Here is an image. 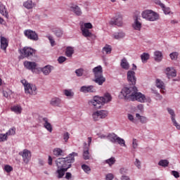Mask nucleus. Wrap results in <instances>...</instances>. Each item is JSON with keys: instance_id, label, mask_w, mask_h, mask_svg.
<instances>
[{"instance_id": "nucleus-1", "label": "nucleus", "mask_w": 180, "mask_h": 180, "mask_svg": "<svg viewBox=\"0 0 180 180\" xmlns=\"http://www.w3.org/2000/svg\"><path fill=\"white\" fill-rule=\"evenodd\" d=\"M120 97L124 99H129L130 101H137L141 103H151V98L146 96V95L139 92L137 87L124 86L120 91Z\"/></svg>"}, {"instance_id": "nucleus-2", "label": "nucleus", "mask_w": 180, "mask_h": 180, "mask_svg": "<svg viewBox=\"0 0 180 180\" xmlns=\"http://www.w3.org/2000/svg\"><path fill=\"white\" fill-rule=\"evenodd\" d=\"M77 156H78V153L73 152L67 158H58L56 161V167L61 169L67 168L68 165H71V163L75 161V158H74V157Z\"/></svg>"}, {"instance_id": "nucleus-3", "label": "nucleus", "mask_w": 180, "mask_h": 180, "mask_svg": "<svg viewBox=\"0 0 180 180\" xmlns=\"http://www.w3.org/2000/svg\"><path fill=\"white\" fill-rule=\"evenodd\" d=\"M141 16L149 22H155L160 19V15L152 10H145L141 13Z\"/></svg>"}, {"instance_id": "nucleus-4", "label": "nucleus", "mask_w": 180, "mask_h": 180, "mask_svg": "<svg viewBox=\"0 0 180 180\" xmlns=\"http://www.w3.org/2000/svg\"><path fill=\"white\" fill-rule=\"evenodd\" d=\"M21 84L24 85L25 93L26 95H36L37 94V88L36 87V85L27 82L25 79L21 80Z\"/></svg>"}, {"instance_id": "nucleus-5", "label": "nucleus", "mask_w": 180, "mask_h": 180, "mask_svg": "<svg viewBox=\"0 0 180 180\" xmlns=\"http://www.w3.org/2000/svg\"><path fill=\"white\" fill-rule=\"evenodd\" d=\"M93 26L91 22H85L84 25H81V31L82 34L84 36V37H90V39H96V36L91 31H89V29H92Z\"/></svg>"}, {"instance_id": "nucleus-6", "label": "nucleus", "mask_w": 180, "mask_h": 180, "mask_svg": "<svg viewBox=\"0 0 180 180\" xmlns=\"http://www.w3.org/2000/svg\"><path fill=\"white\" fill-rule=\"evenodd\" d=\"M25 68L27 70H29L30 71H32V72H34V70H37L40 72H43L44 74H46V67L44 68H37V63L36 62H30L25 60L23 63Z\"/></svg>"}, {"instance_id": "nucleus-7", "label": "nucleus", "mask_w": 180, "mask_h": 180, "mask_svg": "<svg viewBox=\"0 0 180 180\" xmlns=\"http://www.w3.org/2000/svg\"><path fill=\"white\" fill-rule=\"evenodd\" d=\"M20 51L21 54L20 58L21 60H23V58H32L34 56V53H36V51L30 47H24Z\"/></svg>"}, {"instance_id": "nucleus-8", "label": "nucleus", "mask_w": 180, "mask_h": 180, "mask_svg": "<svg viewBox=\"0 0 180 180\" xmlns=\"http://www.w3.org/2000/svg\"><path fill=\"white\" fill-rule=\"evenodd\" d=\"M108 113L109 112L106 110L96 111L92 114V117L94 122H97L98 120H101V119L107 117Z\"/></svg>"}, {"instance_id": "nucleus-9", "label": "nucleus", "mask_w": 180, "mask_h": 180, "mask_svg": "<svg viewBox=\"0 0 180 180\" xmlns=\"http://www.w3.org/2000/svg\"><path fill=\"white\" fill-rule=\"evenodd\" d=\"M19 155L22 157V161L25 164H29V162L32 160V152L27 149H24L20 152Z\"/></svg>"}, {"instance_id": "nucleus-10", "label": "nucleus", "mask_w": 180, "mask_h": 180, "mask_svg": "<svg viewBox=\"0 0 180 180\" xmlns=\"http://www.w3.org/2000/svg\"><path fill=\"white\" fill-rule=\"evenodd\" d=\"M24 34L30 40H32L33 41H37L39 40V35L37 33L32 30H26L24 31Z\"/></svg>"}, {"instance_id": "nucleus-11", "label": "nucleus", "mask_w": 180, "mask_h": 180, "mask_svg": "<svg viewBox=\"0 0 180 180\" xmlns=\"http://www.w3.org/2000/svg\"><path fill=\"white\" fill-rule=\"evenodd\" d=\"M110 25L122 27V26H123V16L122 15H116L110 20Z\"/></svg>"}, {"instance_id": "nucleus-12", "label": "nucleus", "mask_w": 180, "mask_h": 180, "mask_svg": "<svg viewBox=\"0 0 180 180\" xmlns=\"http://www.w3.org/2000/svg\"><path fill=\"white\" fill-rule=\"evenodd\" d=\"M90 105L93 106L95 109H101L102 106H103V104L102 101H101V98L99 96H94V99L89 101Z\"/></svg>"}, {"instance_id": "nucleus-13", "label": "nucleus", "mask_w": 180, "mask_h": 180, "mask_svg": "<svg viewBox=\"0 0 180 180\" xmlns=\"http://www.w3.org/2000/svg\"><path fill=\"white\" fill-rule=\"evenodd\" d=\"M127 75L129 84L130 85L134 86L137 81V77H136V72L133 70H129L127 73Z\"/></svg>"}, {"instance_id": "nucleus-14", "label": "nucleus", "mask_w": 180, "mask_h": 180, "mask_svg": "<svg viewBox=\"0 0 180 180\" xmlns=\"http://www.w3.org/2000/svg\"><path fill=\"white\" fill-rule=\"evenodd\" d=\"M80 92H83V94H94L96 92V89L93 85L82 86L80 88Z\"/></svg>"}, {"instance_id": "nucleus-15", "label": "nucleus", "mask_w": 180, "mask_h": 180, "mask_svg": "<svg viewBox=\"0 0 180 180\" xmlns=\"http://www.w3.org/2000/svg\"><path fill=\"white\" fill-rule=\"evenodd\" d=\"M69 168H71V165H69L67 168H58L56 174H57V177L58 178V179H60V178H63L64 176L65 172L68 171Z\"/></svg>"}, {"instance_id": "nucleus-16", "label": "nucleus", "mask_w": 180, "mask_h": 180, "mask_svg": "<svg viewBox=\"0 0 180 180\" xmlns=\"http://www.w3.org/2000/svg\"><path fill=\"white\" fill-rule=\"evenodd\" d=\"M0 41L1 50H4L6 53V49L9 46V41L5 37H1Z\"/></svg>"}, {"instance_id": "nucleus-17", "label": "nucleus", "mask_w": 180, "mask_h": 180, "mask_svg": "<svg viewBox=\"0 0 180 180\" xmlns=\"http://www.w3.org/2000/svg\"><path fill=\"white\" fill-rule=\"evenodd\" d=\"M61 103H63L61 98H57V97L51 98V100L50 101V104L52 106H56L58 108H61Z\"/></svg>"}, {"instance_id": "nucleus-18", "label": "nucleus", "mask_w": 180, "mask_h": 180, "mask_svg": "<svg viewBox=\"0 0 180 180\" xmlns=\"http://www.w3.org/2000/svg\"><path fill=\"white\" fill-rule=\"evenodd\" d=\"M165 74L168 78L169 77H176V70L174 68H167L165 69Z\"/></svg>"}, {"instance_id": "nucleus-19", "label": "nucleus", "mask_w": 180, "mask_h": 180, "mask_svg": "<svg viewBox=\"0 0 180 180\" xmlns=\"http://www.w3.org/2000/svg\"><path fill=\"white\" fill-rule=\"evenodd\" d=\"M51 30L54 33L56 37H63V30L58 27H50Z\"/></svg>"}, {"instance_id": "nucleus-20", "label": "nucleus", "mask_w": 180, "mask_h": 180, "mask_svg": "<svg viewBox=\"0 0 180 180\" xmlns=\"http://www.w3.org/2000/svg\"><path fill=\"white\" fill-rule=\"evenodd\" d=\"M141 26H142V24L139 20V18H136L134 20V23L132 24L133 29H134V30H138L139 32H140V30H141Z\"/></svg>"}, {"instance_id": "nucleus-21", "label": "nucleus", "mask_w": 180, "mask_h": 180, "mask_svg": "<svg viewBox=\"0 0 180 180\" xmlns=\"http://www.w3.org/2000/svg\"><path fill=\"white\" fill-rule=\"evenodd\" d=\"M0 13L5 16L6 19H8L9 15L8 14V11H6V7L0 1Z\"/></svg>"}, {"instance_id": "nucleus-22", "label": "nucleus", "mask_w": 180, "mask_h": 180, "mask_svg": "<svg viewBox=\"0 0 180 180\" xmlns=\"http://www.w3.org/2000/svg\"><path fill=\"white\" fill-rule=\"evenodd\" d=\"M100 100L103 105L104 103H108V102H110L112 101V96L109 94V93H106L104 96L100 97Z\"/></svg>"}, {"instance_id": "nucleus-23", "label": "nucleus", "mask_w": 180, "mask_h": 180, "mask_svg": "<svg viewBox=\"0 0 180 180\" xmlns=\"http://www.w3.org/2000/svg\"><path fill=\"white\" fill-rule=\"evenodd\" d=\"M105 81H106V79L103 77V75L95 76L94 82H96V84H98V85H103Z\"/></svg>"}, {"instance_id": "nucleus-24", "label": "nucleus", "mask_w": 180, "mask_h": 180, "mask_svg": "<svg viewBox=\"0 0 180 180\" xmlns=\"http://www.w3.org/2000/svg\"><path fill=\"white\" fill-rule=\"evenodd\" d=\"M93 72L94 74V77H98L99 75H103V70L102 69V66L98 65L93 69Z\"/></svg>"}, {"instance_id": "nucleus-25", "label": "nucleus", "mask_w": 180, "mask_h": 180, "mask_svg": "<svg viewBox=\"0 0 180 180\" xmlns=\"http://www.w3.org/2000/svg\"><path fill=\"white\" fill-rule=\"evenodd\" d=\"M120 65L123 70H127L130 69V64H129V62H127V59H126V58L121 60Z\"/></svg>"}, {"instance_id": "nucleus-26", "label": "nucleus", "mask_w": 180, "mask_h": 180, "mask_svg": "<svg viewBox=\"0 0 180 180\" xmlns=\"http://www.w3.org/2000/svg\"><path fill=\"white\" fill-rule=\"evenodd\" d=\"M23 6L25 7L26 9H33V8L36 6V4L31 0H28L23 3Z\"/></svg>"}, {"instance_id": "nucleus-27", "label": "nucleus", "mask_w": 180, "mask_h": 180, "mask_svg": "<svg viewBox=\"0 0 180 180\" xmlns=\"http://www.w3.org/2000/svg\"><path fill=\"white\" fill-rule=\"evenodd\" d=\"M70 9L74 13L77 15V16H81L82 15V11L81 8L78 6H73L70 7Z\"/></svg>"}, {"instance_id": "nucleus-28", "label": "nucleus", "mask_w": 180, "mask_h": 180, "mask_svg": "<svg viewBox=\"0 0 180 180\" xmlns=\"http://www.w3.org/2000/svg\"><path fill=\"white\" fill-rule=\"evenodd\" d=\"M155 56V61H157L158 63H160V61H162V53L160 51H156L154 52Z\"/></svg>"}, {"instance_id": "nucleus-29", "label": "nucleus", "mask_w": 180, "mask_h": 180, "mask_svg": "<svg viewBox=\"0 0 180 180\" xmlns=\"http://www.w3.org/2000/svg\"><path fill=\"white\" fill-rule=\"evenodd\" d=\"M126 36V34L123 32V31H120L118 32H115L113 34V38L116 40H120V39H124V37Z\"/></svg>"}, {"instance_id": "nucleus-30", "label": "nucleus", "mask_w": 180, "mask_h": 180, "mask_svg": "<svg viewBox=\"0 0 180 180\" xmlns=\"http://www.w3.org/2000/svg\"><path fill=\"white\" fill-rule=\"evenodd\" d=\"M117 137H118L117 135H116L115 134H109L107 136V139L110 140L111 143H116L117 140Z\"/></svg>"}, {"instance_id": "nucleus-31", "label": "nucleus", "mask_w": 180, "mask_h": 180, "mask_svg": "<svg viewBox=\"0 0 180 180\" xmlns=\"http://www.w3.org/2000/svg\"><path fill=\"white\" fill-rule=\"evenodd\" d=\"M83 158H84V160H89V158H90L89 148L84 147Z\"/></svg>"}, {"instance_id": "nucleus-32", "label": "nucleus", "mask_w": 180, "mask_h": 180, "mask_svg": "<svg viewBox=\"0 0 180 180\" xmlns=\"http://www.w3.org/2000/svg\"><path fill=\"white\" fill-rule=\"evenodd\" d=\"M156 86L159 89H165V84L161 79H156Z\"/></svg>"}, {"instance_id": "nucleus-33", "label": "nucleus", "mask_w": 180, "mask_h": 180, "mask_svg": "<svg viewBox=\"0 0 180 180\" xmlns=\"http://www.w3.org/2000/svg\"><path fill=\"white\" fill-rule=\"evenodd\" d=\"M103 54H110L112 53V46L108 44H106L102 50Z\"/></svg>"}, {"instance_id": "nucleus-34", "label": "nucleus", "mask_w": 180, "mask_h": 180, "mask_svg": "<svg viewBox=\"0 0 180 180\" xmlns=\"http://www.w3.org/2000/svg\"><path fill=\"white\" fill-rule=\"evenodd\" d=\"M136 119H138V120H140L141 123H142L143 124L147 123V122H148L147 117H146L144 116H141L139 113L136 114Z\"/></svg>"}, {"instance_id": "nucleus-35", "label": "nucleus", "mask_w": 180, "mask_h": 180, "mask_svg": "<svg viewBox=\"0 0 180 180\" xmlns=\"http://www.w3.org/2000/svg\"><path fill=\"white\" fill-rule=\"evenodd\" d=\"M51 47H54V46H57V43L56 42V39H54V37L53 35L46 36Z\"/></svg>"}, {"instance_id": "nucleus-36", "label": "nucleus", "mask_w": 180, "mask_h": 180, "mask_svg": "<svg viewBox=\"0 0 180 180\" xmlns=\"http://www.w3.org/2000/svg\"><path fill=\"white\" fill-rule=\"evenodd\" d=\"M63 94L68 98H73L74 97V92L71 89H65L63 90Z\"/></svg>"}, {"instance_id": "nucleus-37", "label": "nucleus", "mask_w": 180, "mask_h": 180, "mask_svg": "<svg viewBox=\"0 0 180 180\" xmlns=\"http://www.w3.org/2000/svg\"><path fill=\"white\" fill-rule=\"evenodd\" d=\"M72 54H74V49L70 46L67 47L66 51H65L66 57H72Z\"/></svg>"}, {"instance_id": "nucleus-38", "label": "nucleus", "mask_w": 180, "mask_h": 180, "mask_svg": "<svg viewBox=\"0 0 180 180\" xmlns=\"http://www.w3.org/2000/svg\"><path fill=\"white\" fill-rule=\"evenodd\" d=\"M141 58L142 60V63H146V61L150 59V54L143 53L141 55Z\"/></svg>"}, {"instance_id": "nucleus-39", "label": "nucleus", "mask_w": 180, "mask_h": 180, "mask_svg": "<svg viewBox=\"0 0 180 180\" xmlns=\"http://www.w3.org/2000/svg\"><path fill=\"white\" fill-rule=\"evenodd\" d=\"M11 110L12 112H15V113H22V108L20 106L15 105L11 108Z\"/></svg>"}, {"instance_id": "nucleus-40", "label": "nucleus", "mask_w": 180, "mask_h": 180, "mask_svg": "<svg viewBox=\"0 0 180 180\" xmlns=\"http://www.w3.org/2000/svg\"><path fill=\"white\" fill-rule=\"evenodd\" d=\"M63 154V150L59 148H56L53 150V155H56V157H60Z\"/></svg>"}, {"instance_id": "nucleus-41", "label": "nucleus", "mask_w": 180, "mask_h": 180, "mask_svg": "<svg viewBox=\"0 0 180 180\" xmlns=\"http://www.w3.org/2000/svg\"><path fill=\"white\" fill-rule=\"evenodd\" d=\"M169 165V162L167 160H161L158 162V165H160V167H168Z\"/></svg>"}, {"instance_id": "nucleus-42", "label": "nucleus", "mask_w": 180, "mask_h": 180, "mask_svg": "<svg viewBox=\"0 0 180 180\" xmlns=\"http://www.w3.org/2000/svg\"><path fill=\"white\" fill-rule=\"evenodd\" d=\"M105 164H108L110 167H112L115 162H116V159L114 157L110 158L105 161Z\"/></svg>"}, {"instance_id": "nucleus-43", "label": "nucleus", "mask_w": 180, "mask_h": 180, "mask_svg": "<svg viewBox=\"0 0 180 180\" xmlns=\"http://www.w3.org/2000/svg\"><path fill=\"white\" fill-rule=\"evenodd\" d=\"M116 143H118L121 147H126V141L119 136L117 138Z\"/></svg>"}, {"instance_id": "nucleus-44", "label": "nucleus", "mask_w": 180, "mask_h": 180, "mask_svg": "<svg viewBox=\"0 0 180 180\" xmlns=\"http://www.w3.org/2000/svg\"><path fill=\"white\" fill-rule=\"evenodd\" d=\"M6 134L8 136H15V134H16V128L15 127H13L11 129H10L6 133Z\"/></svg>"}, {"instance_id": "nucleus-45", "label": "nucleus", "mask_w": 180, "mask_h": 180, "mask_svg": "<svg viewBox=\"0 0 180 180\" xmlns=\"http://www.w3.org/2000/svg\"><path fill=\"white\" fill-rule=\"evenodd\" d=\"M178 56H179V53H178V52H172L169 54V57L171 60H178Z\"/></svg>"}, {"instance_id": "nucleus-46", "label": "nucleus", "mask_w": 180, "mask_h": 180, "mask_svg": "<svg viewBox=\"0 0 180 180\" xmlns=\"http://www.w3.org/2000/svg\"><path fill=\"white\" fill-rule=\"evenodd\" d=\"M4 169L7 172V174H9V172H12V171H13V167L9 165H6Z\"/></svg>"}, {"instance_id": "nucleus-47", "label": "nucleus", "mask_w": 180, "mask_h": 180, "mask_svg": "<svg viewBox=\"0 0 180 180\" xmlns=\"http://www.w3.org/2000/svg\"><path fill=\"white\" fill-rule=\"evenodd\" d=\"M127 117L129 122H131V123H137V120L134 119V116L131 114H128Z\"/></svg>"}, {"instance_id": "nucleus-48", "label": "nucleus", "mask_w": 180, "mask_h": 180, "mask_svg": "<svg viewBox=\"0 0 180 180\" xmlns=\"http://www.w3.org/2000/svg\"><path fill=\"white\" fill-rule=\"evenodd\" d=\"M77 77H82L84 75V69L79 68L75 70Z\"/></svg>"}, {"instance_id": "nucleus-49", "label": "nucleus", "mask_w": 180, "mask_h": 180, "mask_svg": "<svg viewBox=\"0 0 180 180\" xmlns=\"http://www.w3.org/2000/svg\"><path fill=\"white\" fill-rule=\"evenodd\" d=\"M8 135L6 134H0V142L7 141Z\"/></svg>"}, {"instance_id": "nucleus-50", "label": "nucleus", "mask_w": 180, "mask_h": 180, "mask_svg": "<svg viewBox=\"0 0 180 180\" xmlns=\"http://www.w3.org/2000/svg\"><path fill=\"white\" fill-rule=\"evenodd\" d=\"M167 112L171 115L172 120L173 119H175V112L174 111V110H172L169 108H167Z\"/></svg>"}, {"instance_id": "nucleus-51", "label": "nucleus", "mask_w": 180, "mask_h": 180, "mask_svg": "<svg viewBox=\"0 0 180 180\" xmlns=\"http://www.w3.org/2000/svg\"><path fill=\"white\" fill-rule=\"evenodd\" d=\"M162 8L165 15H169L171 13V9L169 7H165V5Z\"/></svg>"}, {"instance_id": "nucleus-52", "label": "nucleus", "mask_w": 180, "mask_h": 180, "mask_svg": "<svg viewBox=\"0 0 180 180\" xmlns=\"http://www.w3.org/2000/svg\"><path fill=\"white\" fill-rule=\"evenodd\" d=\"M46 129L49 131V133H51L53 131V127L51 126V124H50L49 122L46 121Z\"/></svg>"}, {"instance_id": "nucleus-53", "label": "nucleus", "mask_w": 180, "mask_h": 180, "mask_svg": "<svg viewBox=\"0 0 180 180\" xmlns=\"http://www.w3.org/2000/svg\"><path fill=\"white\" fill-rule=\"evenodd\" d=\"M82 169L84 171V172H89V171H91V167H89L88 165H82Z\"/></svg>"}, {"instance_id": "nucleus-54", "label": "nucleus", "mask_w": 180, "mask_h": 180, "mask_svg": "<svg viewBox=\"0 0 180 180\" xmlns=\"http://www.w3.org/2000/svg\"><path fill=\"white\" fill-rule=\"evenodd\" d=\"M53 70V67L51 65H46V75H49L50 72H51V70Z\"/></svg>"}, {"instance_id": "nucleus-55", "label": "nucleus", "mask_w": 180, "mask_h": 180, "mask_svg": "<svg viewBox=\"0 0 180 180\" xmlns=\"http://www.w3.org/2000/svg\"><path fill=\"white\" fill-rule=\"evenodd\" d=\"M91 143H92V137H88V144L84 142V147H88V148H89Z\"/></svg>"}, {"instance_id": "nucleus-56", "label": "nucleus", "mask_w": 180, "mask_h": 180, "mask_svg": "<svg viewBox=\"0 0 180 180\" xmlns=\"http://www.w3.org/2000/svg\"><path fill=\"white\" fill-rule=\"evenodd\" d=\"M70 139V133L65 132L63 134V140L67 143L68 141V139Z\"/></svg>"}, {"instance_id": "nucleus-57", "label": "nucleus", "mask_w": 180, "mask_h": 180, "mask_svg": "<svg viewBox=\"0 0 180 180\" xmlns=\"http://www.w3.org/2000/svg\"><path fill=\"white\" fill-rule=\"evenodd\" d=\"M172 122L174 124V126H175V127H176V129L178 130H180V124H178V122H176V120H175V118H173V120H172Z\"/></svg>"}, {"instance_id": "nucleus-58", "label": "nucleus", "mask_w": 180, "mask_h": 180, "mask_svg": "<svg viewBox=\"0 0 180 180\" xmlns=\"http://www.w3.org/2000/svg\"><path fill=\"white\" fill-rule=\"evenodd\" d=\"M65 60H67V58H65L64 56H60L58 59V61L59 64H63V63H64V61H65Z\"/></svg>"}, {"instance_id": "nucleus-59", "label": "nucleus", "mask_w": 180, "mask_h": 180, "mask_svg": "<svg viewBox=\"0 0 180 180\" xmlns=\"http://www.w3.org/2000/svg\"><path fill=\"white\" fill-rule=\"evenodd\" d=\"M154 3H155L156 5H159L160 7L164 8V5H165V4H162L160 0H154Z\"/></svg>"}, {"instance_id": "nucleus-60", "label": "nucleus", "mask_w": 180, "mask_h": 180, "mask_svg": "<svg viewBox=\"0 0 180 180\" xmlns=\"http://www.w3.org/2000/svg\"><path fill=\"white\" fill-rule=\"evenodd\" d=\"M135 165L137 167V168H139V169H140V168H141V162H140L139 159H136Z\"/></svg>"}, {"instance_id": "nucleus-61", "label": "nucleus", "mask_w": 180, "mask_h": 180, "mask_svg": "<svg viewBox=\"0 0 180 180\" xmlns=\"http://www.w3.org/2000/svg\"><path fill=\"white\" fill-rule=\"evenodd\" d=\"M127 169L122 167L120 169V174H122V175H126V174H127Z\"/></svg>"}, {"instance_id": "nucleus-62", "label": "nucleus", "mask_w": 180, "mask_h": 180, "mask_svg": "<svg viewBox=\"0 0 180 180\" xmlns=\"http://www.w3.org/2000/svg\"><path fill=\"white\" fill-rule=\"evenodd\" d=\"M172 175H173L174 178H179V172L175 170L172 171Z\"/></svg>"}, {"instance_id": "nucleus-63", "label": "nucleus", "mask_w": 180, "mask_h": 180, "mask_svg": "<svg viewBox=\"0 0 180 180\" xmlns=\"http://www.w3.org/2000/svg\"><path fill=\"white\" fill-rule=\"evenodd\" d=\"M138 146H139V143H137V139H133V141H132L133 148H136Z\"/></svg>"}, {"instance_id": "nucleus-64", "label": "nucleus", "mask_w": 180, "mask_h": 180, "mask_svg": "<svg viewBox=\"0 0 180 180\" xmlns=\"http://www.w3.org/2000/svg\"><path fill=\"white\" fill-rule=\"evenodd\" d=\"M106 180H112L113 179V175L112 174H108L105 176Z\"/></svg>"}]
</instances>
